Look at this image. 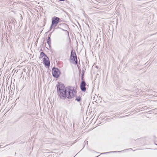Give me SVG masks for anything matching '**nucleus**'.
I'll list each match as a JSON object with an SVG mask.
<instances>
[{"label":"nucleus","instance_id":"f257e3e1","mask_svg":"<svg viewBox=\"0 0 157 157\" xmlns=\"http://www.w3.org/2000/svg\"><path fill=\"white\" fill-rule=\"evenodd\" d=\"M74 88V87L71 86L65 87L63 84L59 82V97L60 98L63 99H65L66 98L71 99L75 96V100L78 102H80L82 96H75L76 91Z\"/></svg>","mask_w":157,"mask_h":157},{"label":"nucleus","instance_id":"f03ea898","mask_svg":"<svg viewBox=\"0 0 157 157\" xmlns=\"http://www.w3.org/2000/svg\"><path fill=\"white\" fill-rule=\"evenodd\" d=\"M59 23V17L56 16H54L52 18V24L50 28L49 31L51 30L52 28H54L53 31H54L55 29H57L59 28L58 26L57 28H56Z\"/></svg>","mask_w":157,"mask_h":157},{"label":"nucleus","instance_id":"7ed1b4c3","mask_svg":"<svg viewBox=\"0 0 157 157\" xmlns=\"http://www.w3.org/2000/svg\"><path fill=\"white\" fill-rule=\"evenodd\" d=\"M70 59L73 61L74 64H77L78 63L75 51L73 49H72L71 52Z\"/></svg>","mask_w":157,"mask_h":157},{"label":"nucleus","instance_id":"20e7f679","mask_svg":"<svg viewBox=\"0 0 157 157\" xmlns=\"http://www.w3.org/2000/svg\"><path fill=\"white\" fill-rule=\"evenodd\" d=\"M68 28V26L66 24H59V29L64 31V34L66 35H69V32L67 30Z\"/></svg>","mask_w":157,"mask_h":157},{"label":"nucleus","instance_id":"39448f33","mask_svg":"<svg viewBox=\"0 0 157 157\" xmlns=\"http://www.w3.org/2000/svg\"><path fill=\"white\" fill-rule=\"evenodd\" d=\"M52 76L56 78H58L59 77V69L58 68L54 67L52 68ZM57 80L56 79V80Z\"/></svg>","mask_w":157,"mask_h":157},{"label":"nucleus","instance_id":"423d86ee","mask_svg":"<svg viewBox=\"0 0 157 157\" xmlns=\"http://www.w3.org/2000/svg\"><path fill=\"white\" fill-rule=\"evenodd\" d=\"M43 62L45 67L46 68H49L50 63L49 59L48 57L44 58Z\"/></svg>","mask_w":157,"mask_h":157},{"label":"nucleus","instance_id":"0eeeda50","mask_svg":"<svg viewBox=\"0 0 157 157\" xmlns=\"http://www.w3.org/2000/svg\"><path fill=\"white\" fill-rule=\"evenodd\" d=\"M86 82L83 83V82H81L80 84V88L82 91L83 92H85L86 90Z\"/></svg>","mask_w":157,"mask_h":157},{"label":"nucleus","instance_id":"6e6552de","mask_svg":"<svg viewBox=\"0 0 157 157\" xmlns=\"http://www.w3.org/2000/svg\"><path fill=\"white\" fill-rule=\"evenodd\" d=\"M56 87H57V94L59 96V81L57 82Z\"/></svg>","mask_w":157,"mask_h":157},{"label":"nucleus","instance_id":"1a4fd4ad","mask_svg":"<svg viewBox=\"0 0 157 157\" xmlns=\"http://www.w3.org/2000/svg\"><path fill=\"white\" fill-rule=\"evenodd\" d=\"M40 57L41 58H42L43 57H44V58H45L46 57H48L46 54L43 52H40Z\"/></svg>","mask_w":157,"mask_h":157},{"label":"nucleus","instance_id":"9d476101","mask_svg":"<svg viewBox=\"0 0 157 157\" xmlns=\"http://www.w3.org/2000/svg\"><path fill=\"white\" fill-rule=\"evenodd\" d=\"M10 23L14 25L15 24L17 23V21L15 19H12L10 22Z\"/></svg>","mask_w":157,"mask_h":157},{"label":"nucleus","instance_id":"9b49d317","mask_svg":"<svg viewBox=\"0 0 157 157\" xmlns=\"http://www.w3.org/2000/svg\"><path fill=\"white\" fill-rule=\"evenodd\" d=\"M85 70H86V68H84V69H82L81 76H84L85 72Z\"/></svg>","mask_w":157,"mask_h":157},{"label":"nucleus","instance_id":"f8f14e48","mask_svg":"<svg viewBox=\"0 0 157 157\" xmlns=\"http://www.w3.org/2000/svg\"><path fill=\"white\" fill-rule=\"evenodd\" d=\"M47 43L48 44L51 43V38H48L47 40Z\"/></svg>","mask_w":157,"mask_h":157},{"label":"nucleus","instance_id":"ddd939ff","mask_svg":"<svg viewBox=\"0 0 157 157\" xmlns=\"http://www.w3.org/2000/svg\"><path fill=\"white\" fill-rule=\"evenodd\" d=\"M81 82H83V83L86 82L85 79L84 78V76H81Z\"/></svg>","mask_w":157,"mask_h":157},{"label":"nucleus","instance_id":"4468645a","mask_svg":"<svg viewBox=\"0 0 157 157\" xmlns=\"http://www.w3.org/2000/svg\"><path fill=\"white\" fill-rule=\"evenodd\" d=\"M117 151H110V152H104V153H101V154H106L107 153H115Z\"/></svg>","mask_w":157,"mask_h":157},{"label":"nucleus","instance_id":"2eb2a0df","mask_svg":"<svg viewBox=\"0 0 157 157\" xmlns=\"http://www.w3.org/2000/svg\"><path fill=\"white\" fill-rule=\"evenodd\" d=\"M45 40L44 39L43 41V46H45L46 44L44 43Z\"/></svg>","mask_w":157,"mask_h":157},{"label":"nucleus","instance_id":"dca6fc26","mask_svg":"<svg viewBox=\"0 0 157 157\" xmlns=\"http://www.w3.org/2000/svg\"><path fill=\"white\" fill-rule=\"evenodd\" d=\"M53 31H52V32L51 33H50L48 35V38H51V33L53 32Z\"/></svg>","mask_w":157,"mask_h":157},{"label":"nucleus","instance_id":"f3484780","mask_svg":"<svg viewBox=\"0 0 157 157\" xmlns=\"http://www.w3.org/2000/svg\"><path fill=\"white\" fill-rule=\"evenodd\" d=\"M53 31H52V32L51 33H50L48 35V38H51V33L53 32Z\"/></svg>","mask_w":157,"mask_h":157},{"label":"nucleus","instance_id":"a211bd4d","mask_svg":"<svg viewBox=\"0 0 157 157\" xmlns=\"http://www.w3.org/2000/svg\"><path fill=\"white\" fill-rule=\"evenodd\" d=\"M20 15L21 16L20 20L21 21H22V19H23L22 16L21 15V14H20Z\"/></svg>","mask_w":157,"mask_h":157},{"label":"nucleus","instance_id":"6ab92c4d","mask_svg":"<svg viewBox=\"0 0 157 157\" xmlns=\"http://www.w3.org/2000/svg\"><path fill=\"white\" fill-rule=\"evenodd\" d=\"M23 117V115H21L20 116V117L18 119V121L22 117Z\"/></svg>","mask_w":157,"mask_h":157},{"label":"nucleus","instance_id":"aec40b11","mask_svg":"<svg viewBox=\"0 0 157 157\" xmlns=\"http://www.w3.org/2000/svg\"><path fill=\"white\" fill-rule=\"evenodd\" d=\"M48 44L49 45V48H51V43H50V44Z\"/></svg>","mask_w":157,"mask_h":157},{"label":"nucleus","instance_id":"412c9836","mask_svg":"<svg viewBox=\"0 0 157 157\" xmlns=\"http://www.w3.org/2000/svg\"><path fill=\"white\" fill-rule=\"evenodd\" d=\"M9 28H10V29H12V26L11 25H9Z\"/></svg>","mask_w":157,"mask_h":157},{"label":"nucleus","instance_id":"4be33fe9","mask_svg":"<svg viewBox=\"0 0 157 157\" xmlns=\"http://www.w3.org/2000/svg\"><path fill=\"white\" fill-rule=\"evenodd\" d=\"M85 144H88V141H85Z\"/></svg>","mask_w":157,"mask_h":157},{"label":"nucleus","instance_id":"5701e85b","mask_svg":"<svg viewBox=\"0 0 157 157\" xmlns=\"http://www.w3.org/2000/svg\"><path fill=\"white\" fill-rule=\"evenodd\" d=\"M63 52V53L64 52L62 50H61L60 51V55L61 54V53Z\"/></svg>","mask_w":157,"mask_h":157},{"label":"nucleus","instance_id":"b1692460","mask_svg":"<svg viewBox=\"0 0 157 157\" xmlns=\"http://www.w3.org/2000/svg\"><path fill=\"white\" fill-rule=\"evenodd\" d=\"M79 71L80 73L81 72V70H79ZM80 73H79V76H80Z\"/></svg>","mask_w":157,"mask_h":157},{"label":"nucleus","instance_id":"393cba45","mask_svg":"<svg viewBox=\"0 0 157 157\" xmlns=\"http://www.w3.org/2000/svg\"><path fill=\"white\" fill-rule=\"evenodd\" d=\"M117 151V152H121L122 151H123V150H122V151Z\"/></svg>","mask_w":157,"mask_h":157},{"label":"nucleus","instance_id":"a878e982","mask_svg":"<svg viewBox=\"0 0 157 157\" xmlns=\"http://www.w3.org/2000/svg\"><path fill=\"white\" fill-rule=\"evenodd\" d=\"M95 67L96 68H98V67L97 66H96Z\"/></svg>","mask_w":157,"mask_h":157},{"label":"nucleus","instance_id":"bb28decb","mask_svg":"<svg viewBox=\"0 0 157 157\" xmlns=\"http://www.w3.org/2000/svg\"><path fill=\"white\" fill-rule=\"evenodd\" d=\"M65 0H59V1H65Z\"/></svg>","mask_w":157,"mask_h":157},{"label":"nucleus","instance_id":"cd10ccee","mask_svg":"<svg viewBox=\"0 0 157 157\" xmlns=\"http://www.w3.org/2000/svg\"><path fill=\"white\" fill-rule=\"evenodd\" d=\"M61 72L60 71H59V76L60 75H61Z\"/></svg>","mask_w":157,"mask_h":157},{"label":"nucleus","instance_id":"c85d7f7f","mask_svg":"<svg viewBox=\"0 0 157 157\" xmlns=\"http://www.w3.org/2000/svg\"><path fill=\"white\" fill-rule=\"evenodd\" d=\"M40 51H43V50H42V49H40Z\"/></svg>","mask_w":157,"mask_h":157},{"label":"nucleus","instance_id":"c756f323","mask_svg":"<svg viewBox=\"0 0 157 157\" xmlns=\"http://www.w3.org/2000/svg\"><path fill=\"white\" fill-rule=\"evenodd\" d=\"M61 62L59 61V65H60L61 64Z\"/></svg>","mask_w":157,"mask_h":157},{"label":"nucleus","instance_id":"7c9ffc66","mask_svg":"<svg viewBox=\"0 0 157 157\" xmlns=\"http://www.w3.org/2000/svg\"><path fill=\"white\" fill-rule=\"evenodd\" d=\"M13 144V143L12 142V143H11V144Z\"/></svg>","mask_w":157,"mask_h":157},{"label":"nucleus","instance_id":"2f4dec72","mask_svg":"<svg viewBox=\"0 0 157 157\" xmlns=\"http://www.w3.org/2000/svg\"><path fill=\"white\" fill-rule=\"evenodd\" d=\"M62 10V12H63L64 13V12H63V11H62V10Z\"/></svg>","mask_w":157,"mask_h":157},{"label":"nucleus","instance_id":"473e14b6","mask_svg":"<svg viewBox=\"0 0 157 157\" xmlns=\"http://www.w3.org/2000/svg\"><path fill=\"white\" fill-rule=\"evenodd\" d=\"M78 68L79 69V68L78 66Z\"/></svg>","mask_w":157,"mask_h":157},{"label":"nucleus","instance_id":"72a5a7b5","mask_svg":"<svg viewBox=\"0 0 157 157\" xmlns=\"http://www.w3.org/2000/svg\"><path fill=\"white\" fill-rule=\"evenodd\" d=\"M59 32H61V31L59 30Z\"/></svg>","mask_w":157,"mask_h":157},{"label":"nucleus","instance_id":"f704fd0d","mask_svg":"<svg viewBox=\"0 0 157 157\" xmlns=\"http://www.w3.org/2000/svg\"><path fill=\"white\" fill-rule=\"evenodd\" d=\"M47 33H48V32H46V33H45V34H46Z\"/></svg>","mask_w":157,"mask_h":157},{"label":"nucleus","instance_id":"c9c22d12","mask_svg":"<svg viewBox=\"0 0 157 157\" xmlns=\"http://www.w3.org/2000/svg\"><path fill=\"white\" fill-rule=\"evenodd\" d=\"M155 109H157V108H156Z\"/></svg>","mask_w":157,"mask_h":157},{"label":"nucleus","instance_id":"e433bc0d","mask_svg":"<svg viewBox=\"0 0 157 157\" xmlns=\"http://www.w3.org/2000/svg\"><path fill=\"white\" fill-rule=\"evenodd\" d=\"M10 22H9V23H8V24H10Z\"/></svg>","mask_w":157,"mask_h":157},{"label":"nucleus","instance_id":"4c0bfd02","mask_svg":"<svg viewBox=\"0 0 157 157\" xmlns=\"http://www.w3.org/2000/svg\"><path fill=\"white\" fill-rule=\"evenodd\" d=\"M61 55H61H60H60L59 54V56Z\"/></svg>","mask_w":157,"mask_h":157}]
</instances>
